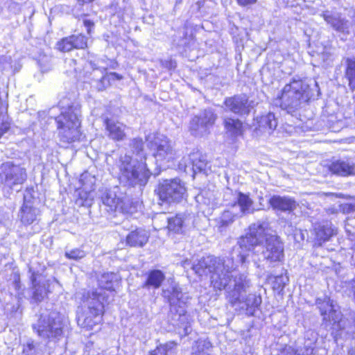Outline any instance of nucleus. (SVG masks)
<instances>
[{"mask_svg": "<svg viewBox=\"0 0 355 355\" xmlns=\"http://www.w3.org/2000/svg\"><path fill=\"white\" fill-rule=\"evenodd\" d=\"M26 355H31V354L28 353Z\"/></svg>", "mask_w": 355, "mask_h": 355, "instance_id": "nucleus-56", "label": "nucleus"}, {"mask_svg": "<svg viewBox=\"0 0 355 355\" xmlns=\"http://www.w3.org/2000/svg\"><path fill=\"white\" fill-rule=\"evenodd\" d=\"M322 16L324 21L337 33L343 35H348L350 33L351 22L341 17L340 14L325 11Z\"/></svg>", "mask_w": 355, "mask_h": 355, "instance_id": "nucleus-16", "label": "nucleus"}, {"mask_svg": "<svg viewBox=\"0 0 355 355\" xmlns=\"http://www.w3.org/2000/svg\"><path fill=\"white\" fill-rule=\"evenodd\" d=\"M169 233L184 234L191 223V218L187 214H177L167 218Z\"/></svg>", "mask_w": 355, "mask_h": 355, "instance_id": "nucleus-20", "label": "nucleus"}, {"mask_svg": "<svg viewBox=\"0 0 355 355\" xmlns=\"http://www.w3.org/2000/svg\"><path fill=\"white\" fill-rule=\"evenodd\" d=\"M33 329L44 339H59L62 335L63 323L59 314L52 313L48 317L42 316Z\"/></svg>", "mask_w": 355, "mask_h": 355, "instance_id": "nucleus-10", "label": "nucleus"}, {"mask_svg": "<svg viewBox=\"0 0 355 355\" xmlns=\"http://www.w3.org/2000/svg\"><path fill=\"white\" fill-rule=\"evenodd\" d=\"M288 282V277L280 275L275 277V280L273 282V288L275 290H283L285 287L286 284Z\"/></svg>", "mask_w": 355, "mask_h": 355, "instance_id": "nucleus-39", "label": "nucleus"}, {"mask_svg": "<svg viewBox=\"0 0 355 355\" xmlns=\"http://www.w3.org/2000/svg\"><path fill=\"white\" fill-rule=\"evenodd\" d=\"M61 113L55 118L61 141L70 144L80 137V105L64 98L59 103Z\"/></svg>", "mask_w": 355, "mask_h": 355, "instance_id": "nucleus-3", "label": "nucleus"}, {"mask_svg": "<svg viewBox=\"0 0 355 355\" xmlns=\"http://www.w3.org/2000/svg\"><path fill=\"white\" fill-rule=\"evenodd\" d=\"M237 216H239L237 212L229 209L224 211L216 219V226L220 232H223L227 226L231 225Z\"/></svg>", "mask_w": 355, "mask_h": 355, "instance_id": "nucleus-31", "label": "nucleus"}, {"mask_svg": "<svg viewBox=\"0 0 355 355\" xmlns=\"http://www.w3.org/2000/svg\"><path fill=\"white\" fill-rule=\"evenodd\" d=\"M65 256L68 259L77 260L83 258L85 256V252L80 249H73L66 252Z\"/></svg>", "mask_w": 355, "mask_h": 355, "instance_id": "nucleus-41", "label": "nucleus"}, {"mask_svg": "<svg viewBox=\"0 0 355 355\" xmlns=\"http://www.w3.org/2000/svg\"><path fill=\"white\" fill-rule=\"evenodd\" d=\"M176 343L170 342L164 345H160L156 349L150 352L148 355H168L171 353L172 349L175 347Z\"/></svg>", "mask_w": 355, "mask_h": 355, "instance_id": "nucleus-36", "label": "nucleus"}, {"mask_svg": "<svg viewBox=\"0 0 355 355\" xmlns=\"http://www.w3.org/2000/svg\"><path fill=\"white\" fill-rule=\"evenodd\" d=\"M197 117L200 118V121H206L207 119L204 118V111L201 112L199 115L196 116Z\"/></svg>", "mask_w": 355, "mask_h": 355, "instance_id": "nucleus-53", "label": "nucleus"}, {"mask_svg": "<svg viewBox=\"0 0 355 355\" xmlns=\"http://www.w3.org/2000/svg\"><path fill=\"white\" fill-rule=\"evenodd\" d=\"M29 272L31 274L30 279L33 284V299L35 302H41L46 296L48 289V281L41 278V274L38 271H35L33 267L29 268Z\"/></svg>", "mask_w": 355, "mask_h": 355, "instance_id": "nucleus-19", "label": "nucleus"}, {"mask_svg": "<svg viewBox=\"0 0 355 355\" xmlns=\"http://www.w3.org/2000/svg\"><path fill=\"white\" fill-rule=\"evenodd\" d=\"M71 40V37L69 36L58 42L56 44L58 49L62 52H69L73 49L74 46H73Z\"/></svg>", "mask_w": 355, "mask_h": 355, "instance_id": "nucleus-37", "label": "nucleus"}, {"mask_svg": "<svg viewBox=\"0 0 355 355\" xmlns=\"http://www.w3.org/2000/svg\"><path fill=\"white\" fill-rule=\"evenodd\" d=\"M148 238L149 235L147 231L143 229H137L127 236L126 242L132 247H142L147 243Z\"/></svg>", "mask_w": 355, "mask_h": 355, "instance_id": "nucleus-27", "label": "nucleus"}, {"mask_svg": "<svg viewBox=\"0 0 355 355\" xmlns=\"http://www.w3.org/2000/svg\"><path fill=\"white\" fill-rule=\"evenodd\" d=\"M225 104L231 112L235 114H246L249 112L248 98L245 96H234L225 100Z\"/></svg>", "mask_w": 355, "mask_h": 355, "instance_id": "nucleus-25", "label": "nucleus"}, {"mask_svg": "<svg viewBox=\"0 0 355 355\" xmlns=\"http://www.w3.org/2000/svg\"><path fill=\"white\" fill-rule=\"evenodd\" d=\"M186 193L184 184L178 178L164 180L159 184L157 195L167 203L178 202Z\"/></svg>", "mask_w": 355, "mask_h": 355, "instance_id": "nucleus-11", "label": "nucleus"}, {"mask_svg": "<svg viewBox=\"0 0 355 355\" xmlns=\"http://www.w3.org/2000/svg\"><path fill=\"white\" fill-rule=\"evenodd\" d=\"M345 65L344 77L348 81V87L355 90V58H345L343 60Z\"/></svg>", "mask_w": 355, "mask_h": 355, "instance_id": "nucleus-29", "label": "nucleus"}, {"mask_svg": "<svg viewBox=\"0 0 355 355\" xmlns=\"http://www.w3.org/2000/svg\"><path fill=\"white\" fill-rule=\"evenodd\" d=\"M130 146L132 148V151L139 155L144 150V142L141 138H135L130 141Z\"/></svg>", "mask_w": 355, "mask_h": 355, "instance_id": "nucleus-40", "label": "nucleus"}, {"mask_svg": "<svg viewBox=\"0 0 355 355\" xmlns=\"http://www.w3.org/2000/svg\"><path fill=\"white\" fill-rule=\"evenodd\" d=\"M257 127L255 132L257 135L262 134L270 135L277 125V119L273 113L269 112L257 119Z\"/></svg>", "mask_w": 355, "mask_h": 355, "instance_id": "nucleus-23", "label": "nucleus"}, {"mask_svg": "<svg viewBox=\"0 0 355 355\" xmlns=\"http://www.w3.org/2000/svg\"><path fill=\"white\" fill-rule=\"evenodd\" d=\"M273 209L281 211H293L297 206L296 201L288 196H273L269 200Z\"/></svg>", "mask_w": 355, "mask_h": 355, "instance_id": "nucleus-22", "label": "nucleus"}, {"mask_svg": "<svg viewBox=\"0 0 355 355\" xmlns=\"http://www.w3.org/2000/svg\"><path fill=\"white\" fill-rule=\"evenodd\" d=\"M146 160V156L141 157V160L138 161L133 160L127 154L121 155L118 162L120 181L132 187L146 185L151 175H158L159 173V171L153 172Z\"/></svg>", "mask_w": 355, "mask_h": 355, "instance_id": "nucleus-4", "label": "nucleus"}, {"mask_svg": "<svg viewBox=\"0 0 355 355\" xmlns=\"http://www.w3.org/2000/svg\"><path fill=\"white\" fill-rule=\"evenodd\" d=\"M6 111L7 105L3 104L0 99V119L2 120V123L0 125V138L10 129V123L7 120H5Z\"/></svg>", "mask_w": 355, "mask_h": 355, "instance_id": "nucleus-35", "label": "nucleus"}, {"mask_svg": "<svg viewBox=\"0 0 355 355\" xmlns=\"http://www.w3.org/2000/svg\"><path fill=\"white\" fill-rule=\"evenodd\" d=\"M103 203L108 207L111 211L121 210L126 211L125 202L127 201L124 195L119 191L118 187L112 189H107L101 196Z\"/></svg>", "mask_w": 355, "mask_h": 355, "instance_id": "nucleus-14", "label": "nucleus"}, {"mask_svg": "<svg viewBox=\"0 0 355 355\" xmlns=\"http://www.w3.org/2000/svg\"><path fill=\"white\" fill-rule=\"evenodd\" d=\"M164 279L165 275L160 270H150L148 274L147 279L143 285V288H153L155 289L159 288Z\"/></svg>", "mask_w": 355, "mask_h": 355, "instance_id": "nucleus-30", "label": "nucleus"}, {"mask_svg": "<svg viewBox=\"0 0 355 355\" xmlns=\"http://www.w3.org/2000/svg\"><path fill=\"white\" fill-rule=\"evenodd\" d=\"M204 118L207 119V121H200V118L196 116L192 119L189 126L192 135L197 137L205 134L207 129L214 123L216 117L211 110H205Z\"/></svg>", "mask_w": 355, "mask_h": 355, "instance_id": "nucleus-18", "label": "nucleus"}, {"mask_svg": "<svg viewBox=\"0 0 355 355\" xmlns=\"http://www.w3.org/2000/svg\"><path fill=\"white\" fill-rule=\"evenodd\" d=\"M309 85L302 79H293L282 90L279 96L280 107L288 112H293L306 102L309 96Z\"/></svg>", "mask_w": 355, "mask_h": 355, "instance_id": "nucleus-5", "label": "nucleus"}, {"mask_svg": "<svg viewBox=\"0 0 355 355\" xmlns=\"http://www.w3.org/2000/svg\"><path fill=\"white\" fill-rule=\"evenodd\" d=\"M110 80H121L123 76L116 72H112L108 74Z\"/></svg>", "mask_w": 355, "mask_h": 355, "instance_id": "nucleus-50", "label": "nucleus"}, {"mask_svg": "<svg viewBox=\"0 0 355 355\" xmlns=\"http://www.w3.org/2000/svg\"><path fill=\"white\" fill-rule=\"evenodd\" d=\"M347 287L350 292L353 293L355 300V277L347 283Z\"/></svg>", "mask_w": 355, "mask_h": 355, "instance_id": "nucleus-47", "label": "nucleus"}, {"mask_svg": "<svg viewBox=\"0 0 355 355\" xmlns=\"http://www.w3.org/2000/svg\"><path fill=\"white\" fill-rule=\"evenodd\" d=\"M293 350L291 349V347L286 348L284 351L281 352V354H278V355H285L286 353L290 354V355H291V352Z\"/></svg>", "mask_w": 355, "mask_h": 355, "instance_id": "nucleus-52", "label": "nucleus"}, {"mask_svg": "<svg viewBox=\"0 0 355 355\" xmlns=\"http://www.w3.org/2000/svg\"><path fill=\"white\" fill-rule=\"evenodd\" d=\"M345 228L349 236H355V216L346 220Z\"/></svg>", "mask_w": 355, "mask_h": 355, "instance_id": "nucleus-42", "label": "nucleus"}, {"mask_svg": "<svg viewBox=\"0 0 355 355\" xmlns=\"http://www.w3.org/2000/svg\"><path fill=\"white\" fill-rule=\"evenodd\" d=\"M329 171L340 176L355 175V164L350 159H338L329 166Z\"/></svg>", "mask_w": 355, "mask_h": 355, "instance_id": "nucleus-21", "label": "nucleus"}, {"mask_svg": "<svg viewBox=\"0 0 355 355\" xmlns=\"http://www.w3.org/2000/svg\"><path fill=\"white\" fill-rule=\"evenodd\" d=\"M162 64L165 67L168 68L169 69H172L176 67V64L173 60L169 61H165L162 63Z\"/></svg>", "mask_w": 355, "mask_h": 355, "instance_id": "nucleus-49", "label": "nucleus"}, {"mask_svg": "<svg viewBox=\"0 0 355 355\" xmlns=\"http://www.w3.org/2000/svg\"><path fill=\"white\" fill-rule=\"evenodd\" d=\"M207 164L205 157L201 153L196 151L184 157L179 164V168L185 172L189 169L193 171V174H196L205 171Z\"/></svg>", "mask_w": 355, "mask_h": 355, "instance_id": "nucleus-13", "label": "nucleus"}, {"mask_svg": "<svg viewBox=\"0 0 355 355\" xmlns=\"http://www.w3.org/2000/svg\"><path fill=\"white\" fill-rule=\"evenodd\" d=\"M227 132L233 137H237L242 134V123L239 119L227 118L224 121Z\"/></svg>", "mask_w": 355, "mask_h": 355, "instance_id": "nucleus-32", "label": "nucleus"}, {"mask_svg": "<svg viewBox=\"0 0 355 355\" xmlns=\"http://www.w3.org/2000/svg\"><path fill=\"white\" fill-rule=\"evenodd\" d=\"M316 305L320 309L321 315L323 316V320H327V313L335 306L333 304V301L327 296H324L322 298H318L315 302Z\"/></svg>", "mask_w": 355, "mask_h": 355, "instance_id": "nucleus-33", "label": "nucleus"}, {"mask_svg": "<svg viewBox=\"0 0 355 355\" xmlns=\"http://www.w3.org/2000/svg\"><path fill=\"white\" fill-rule=\"evenodd\" d=\"M27 178L26 168L19 164L8 161L0 165V184L3 188L16 189L26 181Z\"/></svg>", "mask_w": 355, "mask_h": 355, "instance_id": "nucleus-9", "label": "nucleus"}, {"mask_svg": "<svg viewBox=\"0 0 355 355\" xmlns=\"http://www.w3.org/2000/svg\"><path fill=\"white\" fill-rule=\"evenodd\" d=\"M74 49H85L87 46V39L82 34L71 35Z\"/></svg>", "mask_w": 355, "mask_h": 355, "instance_id": "nucleus-38", "label": "nucleus"}, {"mask_svg": "<svg viewBox=\"0 0 355 355\" xmlns=\"http://www.w3.org/2000/svg\"><path fill=\"white\" fill-rule=\"evenodd\" d=\"M236 201L232 205L234 209L237 205L239 207V211L237 212L239 216L245 214H252L254 211L253 207L254 202L248 194L238 192L236 196Z\"/></svg>", "mask_w": 355, "mask_h": 355, "instance_id": "nucleus-26", "label": "nucleus"}, {"mask_svg": "<svg viewBox=\"0 0 355 355\" xmlns=\"http://www.w3.org/2000/svg\"><path fill=\"white\" fill-rule=\"evenodd\" d=\"M271 232L270 223L267 220H259L250 226L249 232L239 241L242 250L240 255L242 263L252 261L257 268H259L260 257L270 263L283 260L284 243L279 236L272 234Z\"/></svg>", "mask_w": 355, "mask_h": 355, "instance_id": "nucleus-2", "label": "nucleus"}, {"mask_svg": "<svg viewBox=\"0 0 355 355\" xmlns=\"http://www.w3.org/2000/svg\"><path fill=\"white\" fill-rule=\"evenodd\" d=\"M49 69V67L44 68V69L42 68V71H47Z\"/></svg>", "mask_w": 355, "mask_h": 355, "instance_id": "nucleus-55", "label": "nucleus"}, {"mask_svg": "<svg viewBox=\"0 0 355 355\" xmlns=\"http://www.w3.org/2000/svg\"><path fill=\"white\" fill-rule=\"evenodd\" d=\"M80 182L82 189L78 191V198L76 200V205L81 207H90L92 204L94 190V177L87 173L80 175Z\"/></svg>", "mask_w": 355, "mask_h": 355, "instance_id": "nucleus-12", "label": "nucleus"}, {"mask_svg": "<svg viewBox=\"0 0 355 355\" xmlns=\"http://www.w3.org/2000/svg\"><path fill=\"white\" fill-rule=\"evenodd\" d=\"M83 24L85 27L87 28V33L90 34L92 32V29L94 27V23L89 19H85L83 21Z\"/></svg>", "mask_w": 355, "mask_h": 355, "instance_id": "nucleus-46", "label": "nucleus"}, {"mask_svg": "<svg viewBox=\"0 0 355 355\" xmlns=\"http://www.w3.org/2000/svg\"><path fill=\"white\" fill-rule=\"evenodd\" d=\"M8 10L13 14H19L21 10V6L15 1H10L8 4Z\"/></svg>", "mask_w": 355, "mask_h": 355, "instance_id": "nucleus-43", "label": "nucleus"}, {"mask_svg": "<svg viewBox=\"0 0 355 355\" xmlns=\"http://www.w3.org/2000/svg\"><path fill=\"white\" fill-rule=\"evenodd\" d=\"M354 21H355V19H354Z\"/></svg>", "mask_w": 355, "mask_h": 355, "instance_id": "nucleus-57", "label": "nucleus"}, {"mask_svg": "<svg viewBox=\"0 0 355 355\" xmlns=\"http://www.w3.org/2000/svg\"><path fill=\"white\" fill-rule=\"evenodd\" d=\"M197 349L198 353L196 355H209L207 352H201L200 349L205 346V343L203 341L197 342Z\"/></svg>", "mask_w": 355, "mask_h": 355, "instance_id": "nucleus-48", "label": "nucleus"}, {"mask_svg": "<svg viewBox=\"0 0 355 355\" xmlns=\"http://www.w3.org/2000/svg\"><path fill=\"white\" fill-rule=\"evenodd\" d=\"M107 136L115 141H122L125 137V125L113 119H105L104 121Z\"/></svg>", "mask_w": 355, "mask_h": 355, "instance_id": "nucleus-24", "label": "nucleus"}, {"mask_svg": "<svg viewBox=\"0 0 355 355\" xmlns=\"http://www.w3.org/2000/svg\"><path fill=\"white\" fill-rule=\"evenodd\" d=\"M40 214L39 210L31 205L29 203H24L20 211V220L25 225H28L34 223Z\"/></svg>", "mask_w": 355, "mask_h": 355, "instance_id": "nucleus-28", "label": "nucleus"}, {"mask_svg": "<svg viewBox=\"0 0 355 355\" xmlns=\"http://www.w3.org/2000/svg\"><path fill=\"white\" fill-rule=\"evenodd\" d=\"M181 265L184 268H187V267L190 266L191 263H190L189 260L187 259L181 262Z\"/></svg>", "mask_w": 355, "mask_h": 355, "instance_id": "nucleus-51", "label": "nucleus"}, {"mask_svg": "<svg viewBox=\"0 0 355 355\" xmlns=\"http://www.w3.org/2000/svg\"><path fill=\"white\" fill-rule=\"evenodd\" d=\"M27 347L28 348L29 350H32V349L33 348V345L32 343H28L27 345Z\"/></svg>", "mask_w": 355, "mask_h": 355, "instance_id": "nucleus-54", "label": "nucleus"}, {"mask_svg": "<svg viewBox=\"0 0 355 355\" xmlns=\"http://www.w3.org/2000/svg\"><path fill=\"white\" fill-rule=\"evenodd\" d=\"M340 209L343 213H350L355 211V202L345 203L340 206Z\"/></svg>", "mask_w": 355, "mask_h": 355, "instance_id": "nucleus-44", "label": "nucleus"}, {"mask_svg": "<svg viewBox=\"0 0 355 355\" xmlns=\"http://www.w3.org/2000/svg\"><path fill=\"white\" fill-rule=\"evenodd\" d=\"M341 313L339 311L334 308H331V310L327 313V320H323L325 322L326 327H329L330 325L338 324V327H340L341 322Z\"/></svg>", "mask_w": 355, "mask_h": 355, "instance_id": "nucleus-34", "label": "nucleus"}, {"mask_svg": "<svg viewBox=\"0 0 355 355\" xmlns=\"http://www.w3.org/2000/svg\"><path fill=\"white\" fill-rule=\"evenodd\" d=\"M148 147L153 151V156L159 166L168 164L175 158L176 153L171 141L164 135L157 134L146 137Z\"/></svg>", "mask_w": 355, "mask_h": 355, "instance_id": "nucleus-8", "label": "nucleus"}, {"mask_svg": "<svg viewBox=\"0 0 355 355\" xmlns=\"http://www.w3.org/2000/svg\"><path fill=\"white\" fill-rule=\"evenodd\" d=\"M337 230L329 221L316 223L313 225L314 245L321 246L336 234Z\"/></svg>", "mask_w": 355, "mask_h": 355, "instance_id": "nucleus-15", "label": "nucleus"}, {"mask_svg": "<svg viewBox=\"0 0 355 355\" xmlns=\"http://www.w3.org/2000/svg\"><path fill=\"white\" fill-rule=\"evenodd\" d=\"M257 0H236L237 3L243 7L250 6L254 4Z\"/></svg>", "mask_w": 355, "mask_h": 355, "instance_id": "nucleus-45", "label": "nucleus"}, {"mask_svg": "<svg viewBox=\"0 0 355 355\" xmlns=\"http://www.w3.org/2000/svg\"><path fill=\"white\" fill-rule=\"evenodd\" d=\"M236 265L231 257H216L207 256L202 258L191 268L199 276L211 275V283L215 289H227V299L232 306H239L252 314L261 302L255 294L245 296L250 281L245 274H236Z\"/></svg>", "mask_w": 355, "mask_h": 355, "instance_id": "nucleus-1", "label": "nucleus"}, {"mask_svg": "<svg viewBox=\"0 0 355 355\" xmlns=\"http://www.w3.org/2000/svg\"><path fill=\"white\" fill-rule=\"evenodd\" d=\"M162 295L170 304L171 312L178 317L174 320L184 329V335H188L191 332L189 318L185 310L186 302L182 299L183 294L180 288L177 284H172L168 288L163 289Z\"/></svg>", "mask_w": 355, "mask_h": 355, "instance_id": "nucleus-6", "label": "nucleus"}, {"mask_svg": "<svg viewBox=\"0 0 355 355\" xmlns=\"http://www.w3.org/2000/svg\"><path fill=\"white\" fill-rule=\"evenodd\" d=\"M120 279V276L117 273L107 272L103 274L98 279L100 288L94 293H101L103 297H105V300H107L105 303H109L111 292L114 291V288L118 285Z\"/></svg>", "mask_w": 355, "mask_h": 355, "instance_id": "nucleus-17", "label": "nucleus"}, {"mask_svg": "<svg viewBox=\"0 0 355 355\" xmlns=\"http://www.w3.org/2000/svg\"><path fill=\"white\" fill-rule=\"evenodd\" d=\"M106 302L107 300H105L101 293H92L88 298V311L78 315V325L87 330L93 329L94 326L101 322Z\"/></svg>", "mask_w": 355, "mask_h": 355, "instance_id": "nucleus-7", "label": "nucleus"}]
</instances>
